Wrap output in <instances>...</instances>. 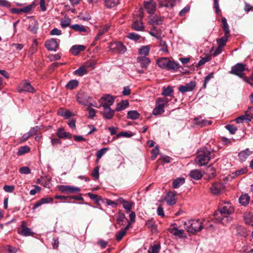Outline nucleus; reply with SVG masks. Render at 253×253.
Returning a JSON list of instances; mask_svg holds the SVG:
<instances>
[{"mask_svg": "<svg viewBox=\"0 0 253 253\" xmlns=\"http://www.w3.org/2000/svg\"><path fill=\"white\" fill-rule=\"evenodd\" d=\"M234 208L229 202H222L215 213V218L223 225H226L232 220L230 214L234 212Z\"/></svg>", "mask_w": 253, "mask_h": 253, "instance_id": "f257e3e1", "label": "nucleus"}, {"mask_svg": "<svg viewBox=\"0 0 253 253\" xmlns=\"http://www.w3.org/2000/svg\"><path fill=\"white\" fill-rule=\"evenodd\" d=\"M214 158V151H210L208 148L204 147L198 151L195 162L198 166L201 167L208 164L211 159Z\"/></svg>", "mask_w": 253, "mask_h": 253, "instance_id": "f03ea898", "label": "nucleus"}, {"mask_svg": "<svg viewBox=\"0 0 253 253\" xmlns=\"http://www.w3.org/2000/svg\"><path fill=\"white\" fill-rule=\"evenodd\" d=\"M157 64L160 68L168 70H176L179 68L178 63L169 60L167 57H162L157 59Z\"/></svg>", "mask_w": 253, "mask_h": 253, "instance_id": "7ed1b4c3", "label": "nucleus"}, {"mask_svg": "<svg viewBox=\"0 0 253 253\" xmlns=\"http://www.w3.org/2000/svg\"><path fill=\"white\" fill-rule=\"evenodd\" d=\"M184 225L187 231L193 234L201 231L204 228L203 223L199 219L188 220L185 222Z\"/></svg>", "mask_w": 253, "mask_h": 253, "instance_id": "20e7f679", "label": "nucleus"}, {"mask_svg": "<svg viewBox=\"0 0 253 253\" xmlns=\"http://www.w3.org/2000/svg\"><path fill=\"white\" fill-rule=\"evenodd\" d=\"M169 100L167 98L159 97L155 102V107L152 111L155 116L161 115L165 112V108L167 106Z\"/></svg>", "mask_w": 253, "mask_h": 253, "instance_id": "39448f33", "label": "nucleus"}, {"mask_svg": "<svg viewBox=\"0 0 253 253\" xmlns=\"http://www.w3.org/2000/svg\"><path fill=\"white\" fill-rule=\"evenodd\" d=\"M246 70V65L238 63L232 66L230 73L242 78L245 82H248V78L244 75L243 72Z\"/></svg>", "mask_w": 253, "mask_h": 253, "instance_id": "423d86ee", "label": "nucleus"}, {"mask_svg": "<svg viewBox=\"0 0 253 253\" xmlns=\"http://www.w3.org/2000/svg\"><path fill=\"white\" fill-rule=\"evenodd\" d=\"M109 47L110 50L113 52L120 54H123L126 50V46L122 42H111L109 44Z\"/></svg>", "mask_w": 253, "mask_h": 253, "instance_id": "0eeeda50", "label": "nucleus"}, {"mask_svg": "<svg viewBox=\"0 0 253 253\" xmlns=\"http://www.w3.org/2000/svg\"><path fill=\"white\" fill-rule=\"evenodd\" d=\"M114 102V98L109 94L103 95L99 100L100 106L103 107H110Z\"/></svg>", "mask_w": 253, "mask_h": 253, "instance_id": "6e6552de", "label": "nucleus"}, {"mask_svg": "<svg viewBox=\"0 0 253 253\" xmlns=\"http://www.w3.org/2000/svg\"><path fill=\"white\" fill-rule=\"evenodd\" d=\"M77 100L78 102L82 105H87L91 98L87 93L81 90L77 94Z\"/></svg>", "mask_w": 253, "mask_h": 253, "instance_id": "1a4fd4ad", "label": "nucleus"}, {"mask_svg": "<svg viewBox=\"0 0 253 253\" xmlns=\"http://www.w3.org/2000/svg\"><path fill=\"white\" fill-rule=\"evenodd\" d=\"M225 186L224 184L220 182H215L211 184L210 190L211 194L217 195L223 192Z\"/></svg>", "mask_w": 253, "mask_h": 253, "instance_id": "9d476101", "label": "nucleus"}, {"mask_svg": "<svg viewBox=\"0 0 253 253\" xmlns=\"http://www.w3.org/2000/svg\"><path fill=\"white\" fill-rule=\"evenodd\" d=\"M58 188L64 193H76L81 191L80 188L71 185H59Z\"/></svg>", "mask_w": 253, "mask_h": 253, "instance_id": "9b49d317", "label": "nucleus"}, {"mask_svg": "<svg viewBox=\"0 0 253 253\" xmlns=\"http://www.w3.org/2000/svg\"><path fill=\"white\" fill-rule=\"evenodd\" d=\"M176 225V224L175 223L171 224L168 229L169 232L172 234L173 235L178 236L180 238H186V235H185L184 230L182 229H178L176 227H175Z\"/></svg>", "mask_w": 253, "mask_h": 253, "instance_id": "f8f14e48", "label": "nucleus"}, {"mask_svg": "<svg viewBox=\"0 0 253 253\" xmlns=\"http://www.w3.org/2000/svg\"><path fill=\"white\" fill-rule=\"evenodd\" d=\"M144 6L149 14H153L156 10L157 3L154 0L145 1H144Z\"/></svg>", "mask_w": 253, "mask_h": 253, "instance_id": "ddd939ff", "label": "nucleus"}, {"mask_svg": "<svg viewBox=\"0 0 253 253\" xmlns=\"http://www.w3.org/2000/svg\"><path fill=\"white\" fill-rule=\"evenodd\" d=\"M196 86V82L191 81L190 82L186 84L185 85H180L178 87V90L181 93H184L187 92L193 91Z\"/></svg>", "mask_w": 253, "mask_h": 253, "instance_id": "4468645a", "label": "nucleus"}, {"mask_svg": "<svg viewBox=\"0 0 253 253\" xmlns=\"http://www.w3.org/2000/svg\"><path fill=\"white\" fill-rule=\"evenodd\" d=\"M18 91L20 92L26 91L31 93L35 92V89L29 82H23L18 87Z\"/></svg>", "mask_w": 253, "mask_h": 253, "instance_id": "2eb2a0df", "label": "nucleus"}, {"mask_svg": "<svg viewBox=\"0 0 253 253\" xmlns=\"http://www.w3.org/2000/svg\"><path fill=\"white\" fill-rule=\"evenodd\" d=\"M193 122L195 125L201 127L211 125L212 124L211 121L204 119L202 116L195 117L193 120Z\"/></svg>", "mask_w": 253, "mask_h": 253, "instance_id": "dca6fc26", "label": "nucleus"}, {"mask_svg": "<svg viewBox=\"0 0 253 253\" xmlns=\"http://www.w3.org/2000/svg\"><path fill=\"white\" fill-rule=\"evenodd\" d=\"M103 108V110L100 112V114L105 119H111L114 116L115 111L112 109L110 107Z\"/></svg>", "mask_w": 253, "mask_h": 253, "instance_id": "f3484780", "label": "nucleus"}, {"mask_svg": "<svg viewBox=\"0 0 253 253\" xmlns=\"http://www.w3.org/2000/svg\"><path fill=\"white\" fill-rule=\"evenodd\" d=\"M45 46L49 50L56 51L58 46V44L56 40L52 38L45 42Z\"/></svg>", "mask_w": 253, "mask_h": 253, "instance_id": "a211bd4d", "label": "nucleus"}, {"mask_svg": "<svg viewBox=\"0 0 253 253\" xmlns=\"http://www.w3.org/2000/svg\"><path fill=\"white\" fill-rule=\"evenodd\" d=\"M117 201L123 205V208L127 211H131L134 203L131 201H126L123 198H119Z\"/></svg>", "mask_w": 253, "mask_h": 253, "instance_id": "6ab92c4d", "label": "nucleus"}, {"mask_svg": "<svg viewBox=\"0 0 253 253\" xmlns=\"http://www.w3.org/2000/svg\"><path fill=\"white\" fill-rule=\"evenodd\" d=\"M165 200L167 202L168 205L169 206H172L175 204L176 203L175 194L171 191L168 192L165 197Z\"/></svg>", "mask_w": 253, "mask_h": 253, "instance_id": "aec40b11", "label": "nucleus"}, {"mask_svg": "<svg viewBox=\"0 0 253 253\" xmlns=\"http://www.w3.org/2000/svg\"><path fill=\"white\" fill-rule=\"evenodd\" d=\"M164 17L155 15L149 19V22L151 25H162L164 22Z\"/></svg>", "mask_w": 253, "mask_h": 253, "instance_id": "412c9836", "label": "nucleus"}, {"mask_svg": "<svg viewBox=\"0 0 253 253\" xmlns=\"http://www.w3.org/2000/svg\"><path fill=\"white\" fill-rule=\"evenodd\" d=\"M137 62L139 63L140 66L143 68H146L150 63V59L145 56H140L137 58Z\"/></svg>", "mask_w": 253, "mask_h": 253, "instance_id": "4be33fe9", "label": "nucleus"}, {"mask_svg": "<svg viewBox=\"0 0 253 253\" xmlns=\"http://www.w3.org/2000/svg\"><path fill=\"white\" fill-rule=\"evenodd\" d=\"M149 33L150 35L157 40H161V38H162V31L161 29L156 27H153Z\"/></svg>", "mask_w": 253, "mask_h": 253, "instance_id": "5701e85b", "label": "nucleus"}, {"mask_svg": "<svg viewBox=\"0 0 253 253\" xmlns=\"http://www.w3.org/2000/svg\"><path fill=\"white\" fill-rule=\"evenodd\" d=\"M252 151H250L249 149L247 148L245 150L241 151L238 154L239 160L241 162H244L248 158V157L252 155Z\"/></svg>", "mask_w": 253, "mask_h": 253, "instance_id": "b1692460", "label": "nucleus"}, {"mask_svg": "<svg viewBox=\"0 0 253 253\" xmlns=\"http://www.w3.org/2000/svg\"><path fill=\"white\" fill-rule=\"evenodd\" d=\"M57 135L59 138H67L69 139H71L72 136L70 133L65 131L63 128H60L57 130Z\"/></svg>", "mask_w": 253, "mask_h": 253, "instance_id": "393cba45", "label": "nucleus"}, {"mask_svg": "<svg viewBox=\"0 0 253 253\" xmlns=\"http://www.w3.org/2000/svg\"><path fill=\"white\" fill-rule=\"evenodd\" d=\"M85 49V46L83 45H74L71 49L70 51L74 55H77L81 51H84Z\"/></svg>", "mask_w": 253, "mask_h": 253, "instance_id": "a878e982", "label": "nucleus"}, {"mask_svg": "<svg viewBox=\"0 0 253 253\" xmlns=\"http://www.w3.org/2000/svg\"><path fill=\"white\" fill-rule=\"evenodd\" d=\"M28 29L33 34H36L38 29V23L37 21L32 20L30 21Z\"/></svg>", "mask_w": 253, "mask_h": 253, "instance_id": "bb28decb", "label": "nucleus"}, {"mask_svg": "<svg viewBox=\"0 0 253 253\" xmlns=\"http://www.w3.org/2000/svg\"><path fill=\"white\" fill-rule=\"evenodd\" d=\"M130 224H128L124 228H122L116 235V239L118 241H121L123 237L126 234L127 230L129 228Z\"/></svg>", "mask_w": 253, "mask_h": 253, "instance_id": "cd10ccee", "label": "nucleus"}, {"mask_svg": "<svg viewBox=\"0 0 253 253\" xmlns=\"http://www.w3.org/2000/svg\"><path fill=\"white\" fill-rule=\"evenodd\" d=\"M110 26L109 25H106L105 26L100 29L98 34L94 39L95 41H97L100 39V37L105 33L107 32L110 29Z\"/></svg>", "mask_w": 253, "mask_h": 253, "instance_id": "c85d7f7f", "label": "nucleus"}, {"mask_svg": "<svg viewBox=\"0 0 253 253\" xmlns=\"http://www.w3.org/2000/svg\"><path fill=\"white\" fill-rule=\"evenodd\" d=\"M159 6L160 7H165L167 8L168 7H174L173 2H171L170 0H158Z\"/></svg>", "mask_w": 253, "mask_h": 253, "instance_id": "c756f323", "label": "nucleus"}, {"mask_svg": "<svg viewBox=\"0 0 253 253\" xmlns=\"http://www.w3.org/2000/svg\"><path fill=\"white\" fill-rule=\"evenodd\" d=\"M229 37V35L224 34V35L221 37L220 38L217 39L216 42L218 45L224 47L226 45V43Z\"/></svg>", "mask_w": 253, "mask_h": 253, "instance_id": "7c9ffc66", "label": "nucleus"}, {"mask_svg": "<svg viewBox=\"0 0 253 253\" xmlns=\"http://www.w3.org/2000/svg\"><path fill=\"white\" fill-rule=\"evenodd\" d=\"M145 225L148 228L151 229L152 232H154L157 231V225L153 218L147 220Z\"/></svg>", "mask_w": 253, "mask_h": 253, "instance_id": "2f4dec72", "label": "nucleus"}, {"mask_svg": "<svg viewBox=\"0 0 253 253\" xmlns=\"http://www.w3.org/2000/svg\"><path fill=\"white\" fill-rule=\"evenodd\" d=\"M189 174L191 177L195 180L200 179L203 176L201 171L198 169L192 170Z\"/></svg>", "mask_w": 253, "mask_h": 253, "instance_id": "473e14b6", "label": "nucleus"}, {"mask_svg": "<svg viewBox=\"0 0 253 253\" xmlns=\"http://www.w3.org/2000/svg\"><path fill=\"white\" fill-rule=\"evenodd\" d=\"M18 233L23 236H33L34 234V233L32 231V230L28 227L23 228L20 230H18Z\"/></svg>", "mask_w": 253, "mask_h": 253, "instance_id": "72a5a7b5", "label": "nucleus"}, {"mask_svg": "<svg viewBox=\"0 0 253 253\" xmlns=\"http://www.w3.org/2000/svg\"><path fill=\"white\" fill-rule=\"evenodd\" d=\"M244 219L246 224L253 226V214L251 212H246L244 214Z\"/></svg>", "mask_w": 253, "mask_h": 253, "instance_id": "f704fd0d", "label": "nucleus"}, {"mask_svg": "<svg viewBox=\"0 0 253 253\" xmlns=\"http://www.w3.org/2000/svg\"><path fill=\"white\" fill-rule=\"evenodd\" d=\"M250 200V197L248 194H242L239 199L240 203L243 206L247 205Z\"/></svg>", "mask_w": 253, "mask_h": 253, "instance_id": "c9c22d12", "label": "nucleus"}, {"mask_svg": "<svg viewBox=\"0 0 253 253\" xmlns=\"http://www.w3.org/2000/svg\"><path fill=\"white\" fill-rule=\"evenodd\" d=\"M132 28L135 31H142L144 29L143 23L141 20H136L132 23Z\"/></svg>", "mask_w": 253, "mask_h": 253, "instance_id": "e433bc0d", "label": "nucleus"}, {"mask_svg": "<svg viewBox=\"0 0 253 253\" xmlns=\"http://www.w3.org/2000/svg\"><path fill=\"white\" fill-rule=\"evenodd\" d=\"M221 27L224 32V34L230 35V30L229 28V25L227 22L226 19L225 17L221 18Z\"/></svg>", "mask_w": 253, "mask_h": 253, "instance_id": "4c0bfd02", "label": "nucleus"}, {"mask_svg": "<svg viewBox=\"0 0 253 253\" xmlns=\"http://www.w3.org/2000/svg\"><path fill=\"white\" fill-rule=\"evenodd\" d=\"M150 46L149 45L141 46L139 49V53L141 55L146 57L150 51Z\"/></svg>", "mask_w": 253, "mask_h": 253, "instance_id": "58836bf2", "label": "nucleus"}, {"mask_svg": "<svg viewBox=\"0 0 253 253\" xmlns=\"http://www.w3.org/2000/svg\"><path fill=\"white\" fill-rule=\"evenodd\" d=\"M185 182L184 178H177L174 179L172 181V188L176 189L183 185Z\"/></svg>", "mask_w": 253, "mask_h": 253, "instance_id": "ea45409f", "label": "nucleus"}, {"mask_svg": "<svg viewBox=\"0 0 253 253\" xmlns=\"http://www.w3.org/2000/svg\"><path fill=\"white\" fill-rule=\"evenodd\" d=\"M70 28L75 31L80 32H87L86 29L83 25L74 24L70 26Z\"/></svg>", "mask_w": 253, "mask_h": 253, "instance_id": "a19ab883", "label": "nucleus"}, {"mask_svg": "<svg viewBox=\"0 0 253 253\" xmlns=\"http://www.w3.org/2000/svg\"><path fill=\"white\" fill-rule=\"evenodd\" d=\"M125 220L128 221V220L126 218L125 214L122 212H119L117 215V223L120 225H124V222H125Z\"/></svg>", "mask_w": 253, "mask_h": 253, "instance_id": "79ce46f5", "label": "nucleus"}, {"mask_svg": "<svg viewBox=\"0 0 253 253\" xmlns=\"http://www.w3.org/2000/svg\"><path fill=\"white\" fill-rule=\"evenodd\" d=\"M128 105L127 101L124 100L122 102L118 103L116 107V110L117 111H120L125 110L126 107Z\"/></svg>", "mask_w": 253, "mask_h": 253, "instance_id": "37998d69", "label": "nucleus"}, {"mask_svg": "<svg viewBox=\"0 0 253 253\" xmlns=\"http://www.w3.org/2000/svg\"><path fill=\"white\" fill-rule=\"evenodd\" d=\"M248 172V169L247 167L241 168L239 169L236 170L234 172L232 173V177L235 178L239 175L246 173Z\"/></svg>", "mask_w": 253, "mask_h": 253, "instance_id": "c03bdc74", "label": "nucleus"}, {"mask_svg": "<svg viewBox=\"0 0 253 253\" xmlns=\"http://www.w3.org/2000/svg\"><path fill=\"white\" fill-rule=\"evenodd\" d=\"M58 114L64 117L65 119H68L73 116V114L71 112L68 110H64L63 109H60L58 112Z\"/></svg>", "mask_w": 253, "mask_h": 253, "instance_id": "a18cd8bd", "label": "nucleus"}, {"mask_svg": "<svg viewBox=\"0 0 253 253\" xmlns=\"http://www.w3.org/2000/svg\"><path fill=\"white\" fill-rule=\"evenodd\" d=\"M105 5L108 8H112L118 5L119 0H105Z\"/></svg>", "mask_w": 253, "mask_h": 253, "instance_id": "49530a36", "label": "nucleus"}, {"mask_svg": "<svg viewBox=\"0 0 253 253\" xmlns=\"http://www.w3.org/2000/svg\"><path fill=\"white\" fill-rule=\"evenodd\" d=\"M173 90L171 86H168L167 87L163 88L162 95L165 96H171Z\"/></svg>", "mask_w": 253, "mask_h": 253, "instance_id": "de8ad7c7", "label": "nucleus"}, {"mask_svg": "<svg viewBox=\"0 0 253 253\" xmlns=\"http://www.w3.org/2000/svg\"><path fill=\"white\" fill-rule=\"evenodd\" d=\"M30 151V148L28 146H23L20 147L17 153L18 156L23 155L26 153H27Z\"/></svg>", "mask_w": 253, "mask_h": 253, "instance_id": "09e8293b", "label": "nucleus"}, {"mask_svg": "<svg viewBox=\"0 0 253 253\" xmlns=\"http://www.w3.org/2000/svg\"><path fill=\"white\" fill-rule=\"evenodd\" d=\"M71 19L69 17H64L61 20V26L63 28H66L70 26Z\"/></svg>", "mask_w": 253, "mask_h": 253, "instance_id": "8fccbe9b", "label": "nucleus"}, {"mask_svg": "<svg viewBox=\"0 0 253 253\" xmlns=\"http://www.w3.org/2000/svg\"><path fill=\"white\" fill-rule=\"evenodd\" d=\"M140 115L136 111H129L127 112V118L131 120H135L139 118Z\"/></svg>", "mask_w": 253, "mask_h": 253, "instance_id": "3c124183", "label": "nucleus"}, {"mask_svg": "<svg viewBox=\"0 0 253 253\" xmlns=\"http://www.w3.org/2000/svg\"><path fill=\"white\" fill-rule=\"evenodd\" d=\"M245 114L247 117V123L251 121L253 119V107H249L248 110L245 111Z\"/></svg>", "mask_w": 253, "mask_h": 253, "instance_id": "603ef678", "label": "nucleus"}, {"mask_svg": "<svg viewBox=\"0 0 253 253\" xmlns=\"http://www.w3.org/2000/svg\"><path fill=\"white\" fill-rule=\"evenodd\" d=\"M79 84V82L77 80H73L70 81L66 85V87L69 89L75 88Z\"/></svg>", "mask_w": 253, "mask_h": 253, "instance_id": "864d4df0", "label": "nucleus"}, {"mask_svg": "<svg viewBox=\"0 0 253 253\" xmlns=\"http://www.w3.org/2000/svg\"><path fill=\"white\" fill-rule=\"evenodd\" d=\"M159 46L161 47L160 50L164 52H168V45L166 43V42L162 40V38H161V40H158Z\"/></svg>", "mask_w": 253, "mask_h": 253, "instance_id": "5fc2aeb1", "label": "nucleus"}, {"mask_svg": "<svg viewBox=\"0 0 253 253\" xmlns=\"http://www.w3.org/2000/svg\"><path fill=\"white\" fill-rule=\"evenodd\" d=\"M206 172L208 173V179H212L215 176V169L211 167L207 168Z\"/></svg>", "mask_w": 253, "mask_h": 253, "instance_id": "6e6d98bb", "label": "nucleus"}, {"mask_svg": "<svg viewBox=\"0 0 253 253\" xmlns=\"http://www.w3.org/2000/svg\"><path fill=\"white\" fill-rule=\"evenodd\" d=\"M108 150V148H103L98 150L96 154L97 160H99Z\"/></svg>", "mask_w": 253, "mask_h": 253, "instance_id": "4d7b16f0", "label": "nucleus"}, {"mask_svg": "<svg viewBox=\"0 0 253 253\" xmlns=\"http://www.w3.org/2000/svg\"><path fill=\"white\" fill-rule=\"evenodd\" d=\"M87 73L86 69L83 67H80L78 69L75 71L74 73L75 75L82 76Z\"/></svg>", "mask_w": 253, "mask_h": 253, "instance_id": "13d9d810", "label": "nucleus"}, {"mask_svg": "<svg viewBox=\"0 0 253 253\" xmlns=\"http://www.w3.org/2000/svg\"><path fill=\"white\" fill-rule=\"evenodd\" d=\"M88 196L90 199L93 200L96 204H99V201L102 200L101 197L94 194L89 193Z\"/></svg>", "mask_w": 253, "mask_h": 253, "instance_id": "bf43d9fd", "label": "nucleus"}, {"mask_svg": "<svg viewBox=\"0 0 253 253\" xmlns=\"http://www.w3.org/2000/svg\"><path fill=\"white\" fill-rule=\"evenodd\" d=\"M35 7V5L34 3L24 7L21 8H22V10H21L22 12L26 13H29L30 11H31L32 10H33Z\"/></svg>", "mask_w": 253, "mask_h": 253, "instance_id": "052dcab7", "label": "nucleus"}, {"mask_svg": "<svg viewBox=\"0 0 253 253\" xmlns=\"http://www.w3.org/2000/svg\"><path fill=\"white\" fill-rule=\"evenodd\" d=\"M214 77V73L211 72L206 76L205 78L204 82L203 84V87L205 88L207 86V84L210 81V80L213 78Z\"/></svg>", "mask_w": 253, "mask_h": 253, "instance_id": "680f3d73", "label": "nucleus"}, {"mask_svg": "<svg viewBox=\"0 0 253 253\" xmlns=\"http://www.w3.org/2000/svg\"><path fill=\"white\" fill-rule=\"evenodd\" d=\"M247 117L245 114L241 115L235 119V121L237 124L243 123L244 122H247Z\"/></svg>", "mask_w": 253, "mask_h": 253, "instance_id": "e2e57ef3", "label": "nucleus"}, {"mask_svg": "<svg viewBox=\"0 0 253 253\" xmlns=\"http://www.w3.org/2000/svg\"><path fill=\"white\" fill-rule=\"evenodd\" d=\"M225 128L232 134L237 130V127L233 125H227L225 126Z\"/></svg>", "mask_w": 253, "mask_h": 253, "instance_id": "0e129e2a", "label": "nucleus"}, {"mask_svg": "<svg viewBox=\"0 0 253 253\" xmlns=\"http://www.w3.org/2000/svg\"><path fill=\"white\" fill-rule=\"evenodd\" d=\"M152 155L151 156V159L152 160H154L156 159V157L159 154V149L157 146L155 147L152 151H151Z\"/></svg>", "mask_w": 253, "mask_h": 253, "instance_id": "69168bd1", "label": "nucleus"}, {"mask_svg": "<svg viewBox=\"0 0 253 253\" xmlns=\"http://www.w3.org/2000/svg\"><path fill=\"white\" fill-rule=\"evenodd\" d=\"M127 37L130 40L136 41L140 39V36L135 33H130L128 34Z\"/></svg>", "mask_w": 253, "mask_h": 253, "instance_id": "338daca9", "label": "nucleus"}, {"mask_svg": "<svg viewBox=\"0 0 253 253\" xmlns=\"http://www.w3.org/2000/svg\"><path fill=\"white\" fill-rule=\"evenodd\" d=\"M160 245H154L149 249V252L151 253H159L160 251Z\"/></svg>", "mask_w": 253, "mask_h": 253, "instance_id": "774afa93", "label": "nucleus"}]
</instances>
